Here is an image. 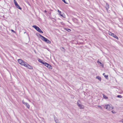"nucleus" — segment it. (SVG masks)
Returning <instances> with one entry per match:
<instances>
[{
	"instance_id": "28",
	"label": "nucleus",
	"mask_w": 123,
	"mask_h": 123,
	"mask_svg": "<svg viewBox=\"0 0 123 123\" xmlns=\"http://www.w3.org/2000/svg\"><path fill=\"white\" fill-rule=\"evenodd\" d=\"M100 106V107H99V108H100V109H102V107H101L100 106Z\"/></svg>"
},
{
	"instance_id": "19",
	"label": "nucleus",
	"mask_w": 123,
	"mask_h": 123,
	"mask_svg": "<svg viewBox=\"0 0 123 123\" xmlns=\"http://www.w3.org/2000/svg\"><path fill=\"white\" fill-rule=\"evenodd\" d=\"M66 30L68 32H70L71 31V30L69 29H66Z\"/></svg>"
},
{
	"instance_id": "6",
	"label": "nucleus",
	"mask_w": 123,
	"mask_h": 123,
	"mask_svg": "<svg viewBox=\"0 0 123 123\" xmlns=\"http://www.w3.org/2000/svg\"><path fill=\"white\" fill-rule=\"evenodd\" d=\"M22 102L29 109L30 108V105L27 103L25 102L23 100L22 101Z\"/></svg>"
},
{
	"instance_id": "13",
	"label": "nucleus",
	"mask_w": 123,
	"mask_h": 123,
	"mask_svg": "<svg viewBox=\"0 0 123 123\" xmlns=\"http://www.w3.org/2000/svg\"><path fill=\"white\" fill-rule=\"evenodd\" d=\"M38 61L39 62L43 64H44V62H43V61H42L41 59H39L38 60Z\"/></svg>"
},
{
	"instance_id": "11",
	"label": "nucleus",
	"mask_w": 123,
	"mask_h": 123,
	"mask_svg": "<svg viewBox=\"0 0 123 123\" xmlns=\"http://www.w3.org/2000/svg\"><path fill=\"white\" fill-rule=\"evenodd\" d=\"M48 66L47 67L49 69H52V67L51 66L48 64Z\"/></svg>"
},
{
	"instance_id": "9",
	"label": "nucleus",
	"mask_w": 123,
	"mask_h": 123,
	"mask_svg": "<svg viewBox=\"0 0 123 123\" xmlns=\"http://www.w3.org/2000/svg\"><path fill=\"white\" fill-rule=\"evenodd\" d=\"M15 6H16V7L17 8H18V9H19L21 10V9H22L21 8L20 6H19L18 4H17V5H16Z\"/></svg>"
},
{
	"instance_id": "5",
	"label": "nucleus",
	"mask_w": 123,
	"mask_h": 123,
	"mask_svg": "<svg viewBox=\"0 0 123 123\" xmlns=\"http://www.w3.org/2000/svg\"><path fill=\"white\" fill-rule=\"evenodd\" d=\"M24 66L25 67H27L28 68L30 69H31L32 68V66L29 65L26 62Z\"/></svg>"
},
{
	"instance_id": "34",
	"label": "nucleus",
	"mask_w": 123,
	"mask_h": 123,
	"mask_svg": "<svg viewBox=\"0 0 123 123\" xmlns=\"http://www.w3.org/2000/svg\"><path fill=\"white\" fill-rule=\"evenodd\" d=\"M99 63L100 64H101V62H99Z\"/></svg>"
},
{
	"instance_id": "25",
	"label": "nucleus",
	"mask_w": 123,
	"mask_h": 123,
	"mask_svg": "<svg viewBox=\"0 0 123 123\" xmlns=\"http://www.w3.org/2000/svg\"><path fill=\"white\" fill-rule=\"evenodd\" d=\"M11 31H12V32H15V31L13 30H11Z\"/></svg>"
},
{
	"instance_id": "16",
	"label": "nucleus",
	"mask_w": 123,
	"mask_h": 123,
	"mask_svg": "<svg viewBox=\"0 0 123 123\" xmlns=\"http://www.w3.org/2000/svg\"><path fill=\"white\" fill-rule=\"evenodd\" d=\"M44 65L46 66L47 67L48 66V64L47 63L44 62V64H43Z\"/></svg>"
},
{
	"instance_id": "35",
	"label": "nucleus",
	"mask_w": 123,
	"mask_h": 123,
	"mask_svg": "<svg viewBox=\"0 0 123 123\" xmlns=\"http://www.w3.org/2000/svg\"><path fill=\"white\" fill-rule=\"evenodd\" d=\"M29 101L30 102V100H29Z\"/></svg>"
},
{
	"instance_id": "18",
	"label": "nucleus",
	"mask_w": 123,
	"mask_h": 123,
	"mask_svg": "<svg viewBox=\"0 0 123 123\" xmlns=\"http://www.w3.org/2000/svg\"><path fill=\"white\" fill-rule=\"evenodd\" d=\"M14 1L15 6L18 4L16 0H14Z\"/></svg>"
},
{
	"instance_id": "33",
	"label": "nucleus",
	"mask_w": 123,
	"mask_h": 123,
	"mask_svg": "<svg viewBox=\"0 0 123 123\" xmlns=\"http://www.w3.org/2000/svg\"><path fill=\"white\" fill-rule=\"evenodd\" d=\"M112 112L113 113H114V112H113V111H112Z\"/></svg>"
},
{
	"instance_id": "32",
	"label": "nucleus",
	"mask_w": 123,
	"mask_h": 123,
	"mask_svg": "<svg viewBox=\"0 0 123 123\" xmlns=\"http://www.w3.org/2000/svg\"><path fill=\"white\" fill-rule=\"evenodd\" d=\"M105 74V73H103V75L104 76V75H104V74Z\"/></svg>"
},
{
	"instance_id": "4",
	"label": "nucleus",
	"mask_w": 123,
	"mask_h": 123,
	"mask_svg": "<svg viewBox=\"0 0 123 123\" xmlns=\"http://www.w3.org/2000/svg\"><path fill=\"white\" fill-rule=\"evenodd\" d=\"M104 108L108 110H110L113 109L112 107L108 105H107L105 106H104Z\"/></svg>"
},
{
	"instance_id": "1",
	"label": "nucleus",
	"mask_w": 123,
	"mask_h": 123,
	"mask_svg": "<svg viewBox=\"0 0 123 123\" xmlns=\"http://www.w3.org/2000/svg\"><path fill=\"white\" fill-rule=\"evenodd\" d=\"M38 34L39 35L40 37H41V39L43 41H44L46 43H47L50 44L51 43V42L47 38L39 34Z\"/></svg>"
},
{
	"instance_id": "10",
	"label": "nucleus",
	"mask_w": 123,
	"mask_h": 123,
	"mask_svg": "<svg viewBox=\"0 0 123 123\" xmlns=\"http://www.w3.org/2000/svg\"><path fill=\"white\" fill-rule=\"evenodd\" d=\"M96 79H98L100 81H101V77H100L99 76H97L96 77Z\"/></svg>"
},
{
	"instance_id": "12",
	"label": "nucleus",
	"mask_w": 123,
	"mask_h": 123,
	"mask_svg": "<svg viewBox=\"0 0 123 123\" xmlns=\"http://www.w3.org/2000/svg\"><path fill=\"white\" fill-rule=\"evenodd\" d=\"M80 100H78L77 102V105L78 106H80Z\"/></svg>"
},
{
	"instance_id": "23",
	"label": "nucleus",
	"mask_w": 123,
	"mask_h": 123,
	"mask_svg": "<svg viewBox=\"0 0 123 123\" xmlns=\"http://www.w3.org/2000/svg\"><path fill=\"white\" fill-rule=\"evenodd\" d=\"M120 122H122L123 123V119H121V120H120L119 121Z\"/></svg>"
},
{
	"instance_id": "20",
	"label": "nucleus",
	"mask_w": 123,
	"mask_h": 123,
	"mask_svg": "<svg viewBox=\"0 0 123 123\" xmlns=\"http://www.w3.org/2000/svg\"><path fill=\"white\" fill-rule=\"evenodd\" d=\"M108 34H109L111 36H112V34H113V33H112L111 32H108Z\"/></svg>"
},
{
	"instance_id": "24",
	"label": "nucleus",
	"mask_w": 123,
	"mask_h": 123,
	"mask_svg": "<svg viewBox=\"0 0 123 123\" xmlns=\"http://www.w3.org/2000/svg\"><path fill=\"white\" fill-rule=\"evenodd\" d=\"M58 11L59 13L60 14L61 13V11H59V10H58Z\"/></svg>"
},
{
	"instance_id": "3",
	"label": "nucleus",
	"mask_w": 123,
	"mask_h": 123,
	"mask_svg": "<svg viewBox=\"0 0 123 123\" xmlns=\"http://www.w3.org/2000/svg\"><path fill=\"white\" fill-rule=\"evenodd\" d=\"M18 63L24 66L26 62L23 61L21 59H18Z\"/></svg>"
},
{
	"instance_id": "15",
	"label": "nucleus",
	"mask_w": 123,
	"mask_h": 123,
	"mask_svg": "<svg viewBox=\"0 0 123 123\" xmlns=\"http://www.w3.org/2000/svg\"><path fill=\"white\" fill-rule=\"evenodd\" d=\"M103 96L104 98L105 99H107L108 98V97L106 96H105L104 94H103Z\"/></svg>"
},
{
	"instance_id": "26",
	"label": "nucleus",
	"mask_w": 123,
	"mask_h": 123,
	"mask_svg": "<svg viewBox=\"0 0 123 123\" xmlns=\"http://www.w3.org/2000/svg\"><path fill=\"white\" fill-rule=\"evenodd\" d=\"M60 15L61 16H62V17H64H64H63V15L62 14H60Z\"/></svg>"
},
{
	"instance_id": "7",
	"label": "nucleus",
	"mask_w": 123,
	"mask_h": 123,
	"mask_svg": "<svg viewBox=\"0 0 123 123\" xmlns=\"http://www.w3.org/2000/svg\"><path fill=\"white\" fill-rule=\"evenodd\" d=\"M105 7L107 10H108L109 8V5L107 3H106V4Z\"/></svg>"
},
{
	"instance_id": "36",
	"label": "nucleus",
	"mask_w": 123,
	"mask_h": 123,
	"mask_svg": "<svg viewBox=\"0 0 123 123\" xmlns=\"http://www.w3.org/2000/svg\"><path fill=\"white\" fill-rule=\"evenodd\" d=\"M62 48L63 49H64L62 47Z\"/></svg>"
},
{
	"instance_id": "27",
	"label": "nucleus",
	"mask_w": 123,
	"mask_h": 123,
	"mask_svg": "<svg viewBox=\"0 0 123 123\" xmlns=\"http://www.w3.org/2000/svg\"><path fill=\"white\" fill-rule=\"evenodd\" d=\"M100 106V107H99V108H100V109H102V107H101L100 106Z\"/></svg>"
},
{
	"instance_id": "30",
	"label": "nucleus",
	"mask_w": 123,
	"mask_h": 123,
	"mask_svg": "<svg viewBox=\"0 0 123 123\" xmlns=\"http://www.w3.org/2000/svg\"><path fill=\"white\" fill-rule=\"evenodd\" d=\"M44 12H47V11L46 10H45L44 11Z\"/></svg>"
},
{
	"instance_id": "17",
	"label": "nucleus",
	"mask_w": 123,
	"mask_h": 123,
	"mask_svg": "<svg viewBox=\"0 0 123 123\" xmlns=\"http://www.w3.org/2000/svg\"><path fill=\"white\" fill-rule=\"evenodd\" d=\"M104 76L106 79L107 80H108V75H104Z\"/></svg>"
},
{
	"instance_id": "29",
	"label": "nucleus",
	"mask_w": 123,
	"mask_h": 123,
	"mask_svg": "<svg viewBox=\"0 0 123 123\" xmlns=\"http://www.w3.org/2000/svg\"><path fill=\"white\" fill-rule=\"evenodd\" d=\"M28 5H29V6H30V3H29V2H28Z\"/></svg>"
},
{
	"instance_id": "2",
	"label": "nucleus",
	"mask_w": 123,
	"mask_h": 123,
	"mask_svg": "<svg viewBox=\"0 0 123 123\" xmlns=\"http://www.w3.org/2000/svg\"><path fill=\"white\" fill-rule=\"evenodd\" d=\"M32 27L35 28L36 30L40 33H43V32L41 30L38 26L36 25H34L32 26Z\"/></svg>"
},
{
	"instance_id": "22",
	"label": "nucleus",
	"mask_w": 123,
	"mask_h": 123,
	"mask_svg": "<svg viewBox=\"0 0 123 123\" xmlns=\"http://www.w3.org/2000/svg\"><path fill=\"white\" fill-rule=\"evenodd\" d=\"M62 1L63 2L67 4H68L66 2L65 0H62Z\"/></svg>"
},
{
	"instance_id": "14",
	"label": "nucleus",
	"mask_w": 123,
	"mask_h": 123,
	"mask_svg": "<svg viewBox=\"0 0 123 123\" xmlns=\"http://www.w3.org/2000/svg\"><path fill=\"white\" fill-rule=\"evenodd\" d=\"M80 109H83L84 108V106L83 105L80 104V106H78Z\"/></svg>"
},
{
	"instance_id": "31",
	"label": "nucleus",
	"mask_w": 123,
	"mask_h": 123,
	"mask_svg": "<svg viewBox=\"0 0 123 123\" xmlns=\"http://www.w3.org/2000/svg\"><path fill=\"white\" fill-rule=\"evenodd\" d=\"M38 33H37L36 34L37 35V36H38V35H39L38 34Z\"/></svg>"
},
{
	"instance_id": "21",
	"label": "nucleus",
	"mask_w": 123,
	"mask_h": 123,
	"mask_svg": "<svg viewBox=\"0 0 123 123\" xmlns=\"http://www.w3.org/2000/svg\"><path fill=\"white\" fill-rule=\"evenodd\" d=\"M117 97L118 98H122V97L120 95H118L117 96Z\"/></svg>"
},
{
	"instance_id": "8",
	"label": "nucleus",
	"mask_w": 123,
	"mask_h": 123,
	"mask_svg": "<svg viewBox=\"0 0 123 123\" xmlns=\"http://www.w3.org/2000/svg\"><path fill=\"white\" fill-rule=\"evenodd\" d=\"M112 36L114 38H116V39H118V37L114 34H112Z\"/></svg>"
}]
</instances>
